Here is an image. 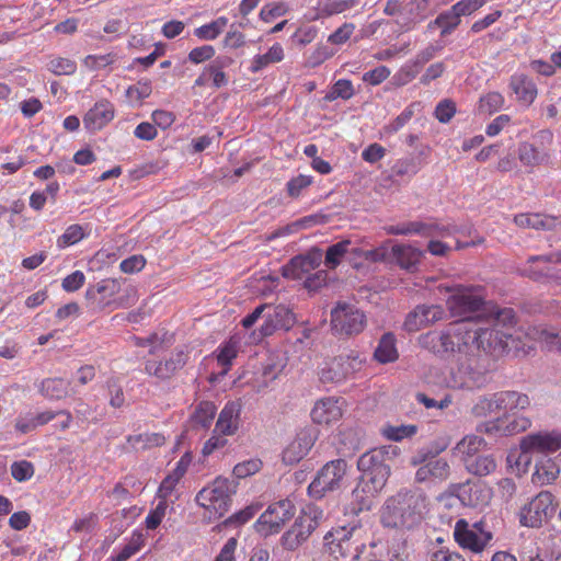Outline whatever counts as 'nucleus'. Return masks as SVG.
<instances>
[{"label": "nucleus", "instance_id": "dca6fc26", "mask_svg": "<svg viewBox=\"0 0 561 561\" xmlns=\"http://www.w3.org/2000/svg\"><path fill=\"white\" fill-rule=\"evenodd\" d=\"M535 139L540 146L550 145L553 140V135L550 130L543 129L536 134ZM518 158L520 162L527 167L548 164L551 160L550 153L543 147H538L530 142L520 144Z\"/></svg>", "mask_w": 561, "mask_h": 561}, {"label": "nucleus", "instance_id": "a18cd8bd", "mask_svg": "<svg viewBox=\"0 0 561 561\" xmlns=\"http://www.w3.org/2000/svg\"><path fill=\"white\" fill-rule=\"evenodd\" d=\"M465 465L468 471L476 476H488L496 468V462L491 455L466 459Z\"/></svg>", "mask_w": 561, "mask_h": 561}, {"label": "nucleus", "instance_id": "c756f323", "mask_svg": "<svg viewBox=\"0 0 561 561\" xmlns=\"http://www.w3.org/2000/svg\"><path fill=\"white\" fill-rule=\"evenodd\" d=\"M356 529L355 526L347 530L345 527L335 529L329 533L325 537V546L329 552L334 556L335 559L345 558L348 554V540L352 533Z\"/></svg>", "mask_w": 561, "mask_h": 561}, {"label": "nucleus", "instance_id": "603ef678", "mask_svg": "<svg viewBox=\"0 0 561 561\" xmlns=\"http://www.w3.org/2000/svg\"><path fill=\"white\" fill-rule=\"evenodd\" d=\"M460 23V16L451 7L450 10L440 13L433 22L430 23V27L433 25L442 27V35L449 34Z\"/></svg>", "mask_w": 561, "mask_h": 561}, {"label": "nucleus", "instance_id": "864d4df0", "mask_svg": "<svg viewBox=\"0 0 561 561\" xmlns=\"http://www.w3.org/2000/svg\"><path fill=\"white\" fill-rule=\"evenodd\" d=\"M474 244H476L474 241L462 243L457 238H454V242L453 243L446 242V241H440V240H431L428 242L427 249H428L430 253L433 254V255L444 256L451 249H462V248H466L468 245H474Z\"/></svg>", "mask_w": 561, "mask_h": 561}, {"label": "nucleus", "instance_id": "f704fd0d", "mask_svg": "<svg viewBox=\"0 0 561 561\" xmlns=\"http://www.w3.org/2000/svg\"><path fill=\"white\" fill-rule=\"evenodd\" d=\"M232 62L233 59L229 56H218L207 67H205L208 79L211 80L213 85L216 89L228 84V77L224 70L230 67Z\"/></svg>", "mask_w": 561, "mask_h": 561}, {"label": "nucleus", "instance_id": "bb28decb", "mask_svg": "<svg viewBox=\"0 0 561 561\" xmlns=\"http://www.w3.org/2000/svg\"><path fill=\"white\" fill-rule=\"evenodd\" d=\"M423 252L411 244H393L391 247V262L401 268L413 272L421 262Z\"/></svg>", "mask_w": 561, "mask_h": 561}, {"label": "nucleus", "instance_id": "09e8293b", "mask_svg": "<svg viewBox=\"0 0 561 561\" xmlns=\"http://www.w3.org/2000/svg\"><path fill=\"white\" fill-rule=\"evenodd\" d=\"M228 24V19L225 16H220L215 21L204 24L197 28H195L194 34L199 39L204 41H213L217 38V36L224 31V28Z\"/></svg>", "mask_w": 561, "mask_h": 561}, {"label": "nucleus", "instance_id": "72a5a7b5", "mask_svg": "<svg viewBox=\"0 0 561 561\" xmlns=\"http://www.w3.org/2000/svg\"><path fill=\"white\" fill-rule=\"evenodd\" d=\"M187 470V463L181 459L176 467L170 472L161 482L158 495L161 500L165 501L173 496L176 485L181 481V479L184 477L185 472Z\"/></svg>", "mask_w": 561, "mask_h": 561}, {"label": "nucleus", "instance_id": "5701e85b", "mask_svg": "<svg viewBox=\"0 0 561 561\" xmlns=\"http://www.w3.org/2000/svg\"><path fill=\"white\" fill-rule=\"evenodd\" d=\"M385 485H377L371 480L360 476L356 488L352 492L354 512L368 511L374 504L375 497L381 492Z\"/></svg>", "mask_w": 561, "mask_h": 561}, {"label": "nucleus", "instance_id": "680f3d73", "mask_svg": "<svg viewBox=\"0 0 561 561\" xmlns=\"http://www.w3.org/2000/svg\"><path fill=\"white\" fill-rule=\"evenodd\" d=\"M420 72V68L411 60L403 65L393 76L394 83L399 87L410 83Z\"/></svg>", "mask_w": 561, "mask_h": 561}, {"label": "nucleus", "instance_id": "6e6552de", "mask_svg": "<svg viewBox=\"0 0 561 561\" xmlns=\"http://www.w3.org/2000/svg\"><path fill=\"white\" fill-rule=\"evenodd\" d=\"M331 327L337 335H356L366 327V316L353 304L337 302L331 310Z\"/></svg>", "mask_w": 561, "mask_h": 561}, {"label": "nucleus", "instance_id": "bf43d9fd", "mask_svg": "<svg viewBox=\"0 0 561 561\" xmlns=\"http://www.w3.org/2000/svg\"><path fill=\"white\" fill-rule=\"evenodd\" d=\"M288 12V5L285 2H271L263 5L260 11V19L265 23H271L274 19L285 15Z\"/></svg>", "mask_w": 561, "mask_h": 561}, {"label": "nucleus", "instance_id": "4d7b16f0", "mask_svg": "<svg viewBox=\"0 0 561 561\" xmlns=\"http://www.w3.org/2000/svg\"><path fill=\"white\" fill-rule=\"evenodd\" d=\"M47 69L57 76H69L76 71L77 65L71 59L54 57L48 61Z\"/></svg>", "mask_w": 561, "mask_h": 561}, {"label": "nucleus", "instance_id": "0e129e2a", "mask_svg": "<svg viewBox=\"0 0 561 561\" xmlns=\"http://www.w3.org/2000/svg\"><path fill=\"white\" fill-rule=\"evenodd\" d=\"M354 95V88L350 80L341 79L337 80L330 92L329 99L334 100L341 98L348 100Z\"/></svg>", "mask_w": 561, "mask_h": 561}, {"label": "nucleus", "instance_id": "052dcab7", "mask_svg": "<svg viewBox=\"0 0 561 561\" xmlns=\"http://www.w3.org/2000/svg\"><path fill=\"white\" fill-rule=\"evenodd\" d=\"M307 526L310 524L311 530L320 525V523L324 519V512L313 504H308L301 511V514L298 516Z\"/></svg>", "mask_w": 561, "mask_h": 561}, {"label": "nucleus", "instance_id": "0eeeda50", "mask_svg": "<svg viewBox=\"0 0 561 561\" xmlns=\"http://www.w3.org/2000/svg\"><path fill=\"white\" fill-rule=\"evenodd\" d=\"M365 360V356L355 351L336 356L323 364L319 371L320 380L323 383L342 382L358 373Z\"/></svg>", "mask_w": 561, "mask_h": 561}, {"label": "nucleus", "instance_id": "ddd939ff", "mask_svg": "<svg viewBox=\"0 0 561 561\" xmlns=\"http://www.w3.org/2000/svg\"><path fill=\"white\" fill-rule=\"evenodd\" d=\"M346 472V462L342 459L328 462L308 488L311 496L322 497L325 492L340 488Z\"/></svg>", "mask_w": 561, "mask_h": 561}, {"label": "nucleus", "instance_id": "69168bd1", "mask_svg": "<svg viewBox=\"0 0 561 561\" xmlns=\"http://www.w3.org/2000/svg\"><path fill=\"white\" fill-rule=\"evenodd\" d=\"M262 462L259 459H250L234 466L233 474L238 479H244L260 471Z\"/></svg>", "mask_w": 561, "mask_h": 561}, {"label": "nucleus", "instance_id": "3c124183", "mask_svg": "<svg viewBox=\"0 0 561 561\" xmlns=\"http://www.w3.org/2000/svg\"><path fill=\"white\" fill-rule=\"evenodd\" d=\"M238 348L239 343L234 339H230L218 348L216 356L218 364L224 367V374L228 371L233 358L237 356Z\"/></svg>", "mask_w": 561, "mask_h": 561}, {"label": "nucleus", "instance_id": "cd10ccee", "mask_svg": "<svg viewBox=\"0 0 561 561\" xmlns=\"http://www.w3.org/2000/svg\"><path fill=\"white\" fill-rule=\"evenodd\" d=\"M241 404L237 401L226 403L219 413L215 432L221 435H233L239 426Z\"/></svg>", "mask_w": 561, "mask_h": 561}, {"label": "nucleus", "instance_id": "f8f14e48", "mask_svg": "<svg viewBox=\"0 0 561 561\" xmlns=\"http://www.w3.org/2000/svg\"><path fill=\"white\" fill-rule=\"evenodd\" d=\"M295 514V505L289 499L271 504L255 523L257 533L268 536L278 533L280 527Z\"/></svg>", "mask_w": 561, "mask_h": 561}, {"label": "nucleus", "instance_id": "4c0bfd02", "mask_svg": "<svg viewBox=\"0 0 561 561\" xmlns=\"http://www.w3.org/2000/svg\"><path fill=\"white\" fill-rule=\"evenodd\" d=\"M559 473L560 468L558 465L551 459H546L536 466L531 481L537 485H546L554 481Z\"/></svg>", "mask_w": 561, "mask_h": 561}, {"label": "nucleus", "instance_id": "9d476101", "mask_svg": "<svg viewBox=\"0 0 561 561\" xmlns=\"http://www.w3.org/2000/svg\"><path fill=\"white\" fill-rule=\"evenodd\" d=\"M410 463L420 466L415 472V481L419 483H442L450 476V466L444 458L428 457V453L421 450L414 455Z\"/></svg>", "mask_w": 561, "mask_h": 561}, {"label": "nucleus", "instance_id": "4be33fe9", "mask_svg": "<svg viewBox=\"0 0 561 561\" xmlns=\"http://www.w3.org/2000/svg\"><path fill=\"white\" fill-rule=\"evenodd\" d=\"M316 442V435L310 430L300 431L283 451L285 463L294 465L308 455Z\"/></svg>", "mask_w": 561, "mask_h": 561}, {"label": "nucleus", "instance_id": "6ab92c4d", "mask_svg": "<svg viewBox=\"0 0 561 561\" xmlns=\"http://www.w3.org/2000/svg\"><path fill=\"white\" fill-rule=\"evenodd\" d=\"M122 291V280L106 278L87 290V297L100 308L113 306L117 308V295Z\"/></svg>", "mask_w": 561, "mask_h": 561}, {"label": "nucleus", "instance_id": "a19ab883", "mask_svg": "<svg viewBox=\"0 0 561 561\" xmlns=\"http://www.w3.org/2000/svg\"><path fill=\"white\" fill-rule=\"evenodd\" d=\"M284 58V49L280 44H274L266 54L256 55L251 62L250 70L259 72L270 64L282 61Z\"/></svg>", "mask_w": 561, "mask_h": 561}, {"label": "nucleus", "instance_id": "338daca9", "mask_svg": "<svg viewBox=\"0 0 561 561\" xmlns=\"http://www.w3.org/2000/svg\"><path fill=\"white\" fill-rule=\"evenodd\" d=\"M98 515L94 513H89L88 515L78 518L73 525L72 530L76 533H82V534H91L94 531L98 525Z\"/></svg>", "mask_w": 561, "mask_h": 561}, {"label": "nucleus", "instance_id": "b1692460", "mask_svg": "<svg viewBox=\"0 0 561 561\" xmlns=\"http://www.w3.org/2000/svg\"><path fill=\"white\" fill-rule=\"evenodd\" d=\"M114 105L107 100H101L85 113L83 125L89 131L100 130L114 118Z\"/></svg>", "mask_w": 561, "mask_h": 561}, {"label": "nucleus", "instance_id": "ea45409f", "mask_svg": "<svg viewBox=\"0 0 561 561\" xmlns=\"http://www.w3.org/2000/svg\"><path fill=\"white\" fill-rule=\"evenodd\" d=\"M375 358L382 364L394 362L398 358L396 339L391 333L382 335L375 351Z\"/></svg>", "mask_w": 561, "mask_h": 561}, {"label": "nucleus", "instance_id": "c03bdc74", "mask_svg": "<svg viewBox=\"0 0 561 561\" xmlns=\"http://www.w3.org/2000/svg\"><path fill=\"white\" fill-rule=\"evenodd\" d=\"M485 442L482 437L477 435L465 436L455 447V450L461 455V460L466 463V459H472L474 454L478 453Z\"/></svg>", "mask_w": 561, "mask_h": 561}, {"label": "nucleus", "instance_id": "8fccbe9b", "mask_svg": "<svg viewBox=\"0 0 561 561\" xmlns=\"http://www.w3.org/2000/svg\"><path fill=\"white\" fill-rule=\"evenodd\" d=\"M144 542V535L134 533L128 542L113 557V561H127L141 549Z\"/></svg>", "mask_w": 561, "mask_h": 561}, {"label": "nucleus", "instance_id": "a878e982", "mask_svg": "<svg viewBox=\"0 0 561 561\" xmlns=\"http://www.w3.org/2000/svg\"><path fill=\"white\" fill-rule=\"evenodd\" d=\"M310 415L314 423L329 425L340 420L342 416V408L337 399L323 398L314 403Z\"/></svg>", "mask_w": 561, "mask_h": 561}, {"label": "nucleus", "instance_id": "9b49d317", "mask_svg": "<svg viewBox=\"0 0 561 561\" xmlns=\"http://www.w3.org/2000/svg\"><path fill=\"white\" fill-rule=\"evenodd\" d=\"M554 510L553 495L542 491L520 510L519 522L523 526L538 528L553 516Z\"/></svg>", "mask_w": 561, "mask_h": 561}, {"label": "nucleus", "instance_id": "4468645a", "mask_svg": "<svg viewBox=\"0 0 561 561\" xmlns=\"http://www.w3.org/2000/svg\"><path fill=\"white\" fill-rule=\"evenodd\" d=\"M519 460L528 463L531 454L553 453L561 448V433L538 432L524 436L520 440Z\"/></svg>", "mask_w": 561, "mask_h": 561}, {"label": "nucleus", "instance_id": "412c9836", "mask_svg": "<svg viewBox=\"0 0 561 561\" xmlns=\"http://www.w3.org/2000/svg\"><path fill=\"white\" fill-rule=\"evenodd\" d=\"M187 358V353L180 350L172 353L164 362H147L145 369L147 374L159 379H168L185 366Z\"/></svg>", "mask_w": 561, "mask_h": 561}, {"label": "nucleus", "instance_id": "c9c22d12", "mask_svg": "<svg viewBox=\"0 0 561 561\" xmlns=\"http://www.w3.org/2000/svg\"><path fill=\"white\" fill-rule=\"evenodd\" d=\"M358 4V0H318L317 13L313 19H325L343 13Z\"/></svg>", "mask_w": 561, "mask_h": 561}, {"label": "nucleus", "instance_id": "20e7f679", "mask_svg": "<svg viewBox=\"0 0 561 561\" xmlns=\"http://www.w3.org/2000/svg\"><path fill=\"white\" fill-rule=\"evenodd\" d=\"M427 506V496L421 489L400 490L385 502L381 523L389 528L411 529L422 522Z\"/></svg>", "mask_w": 561, "mask_h": 561}, {"label": "nucleus", "instance_id": "f03ea898", "mask_svg": "<svg viewBox=\"0 0 561 561\" xmlns=\"http://www.w3.org/2000/svg\"><path fill=\"white\" fill-rule=\"evenodd\" d=\"M531 404L530 398L515 390H503L479 397L471 412L474 416L484 417L502 412V416L483 422L477 431L484 434L514 435L530 427V420L519 413Z\"/></svg>", "mask_w": 561, "mask_h": 561}, {"label": "nucleus", "instance_id": "a211bd4d", "mask_svg": "<svg viewBox=\"0 0 561 561\" xmlns=\"http://www.w3.org/2000/svg\"><path fill=\"white\" fill-rule=\"evenodd\" d=\"M322 262V253L314 249L304 255H297L283 266L282 274L286 278L299 279L316 270Z\"/></svg>", "mask_w": 561, "mask_h": 561}, {"label": "nucleus", "instance_id": "49530a36", "mask_svg": "<svg viewBox=\"0 0 561 561\" xmlns=\"http://www.w3.org/2000/svg\"><path fill=\"white\" fill-rule=\"evenodd\" d=\"M42 392L50 399H61L70 393L69 382L61 378H49L42 382Z\"/></svg>", "mask_w": 561, "mask_h": 561}, {"label": "nucleus", "instance_id": "473e14b6", "mask_svg": "<svg viewBox=\"0 0 561 561\" xmlns=\"http://www.w3.org/2000/svg\"><path fill=\"white\" fill-rule=\"evenodd\" d=\"M519 102L530 105L537 96L536 84L524 75H515L510 83Z\"/></svg>", "mask_w": 561, "mask_h": 561}, {"label": "nucleus", "instance_id": "2eb2a0df", "mask_svg": "<svg viewBox=\"0 0 561 561\" xmlns=\"http://www.w3.org/2000/svg\"><path fill=\"white\" fill-rule=\"evenodd\" d=\"M265 311L263 314V324L260 328V334L256 337L254 335V341H260L265 336L272 335L276 330L290 329L295 323V317L293 311L286 307L285 305H264Z\"/></svg>", "mask_w": 561, "mask_h": 561}, {"label": "nucleus", "instance_id": "393cba45", "mask_svg": "<svg viewBox=\"0 0 561 561\" xmlns=\"http://www.w3.org/2000/svg\"><path fill=\"white\" fill-rule=\"evenodd\" d=\"M540 263H561V250L552 252L547 255H537L529 257L527 261V265L520 272L523 275H526L535 280H539L543 277H550L561 280V276L558 274H553L550 267L547 266L539 268L537 266H534Z\"/></svg>", "mask_w": 561, "mask_h": 561}, {"label": "nucleus", "instance_id": "37998d69", "mask_svg": "<svg viewBox=\"0 0 561 561\" xmlns=\"http://www.w3.org/2000/svg\"><path fill=\"white\" fill-rule=\"evenodd\" d=\"M391 241L382 243L380 247L371 250H362L357 247L353 248L354 255L363 257L369 262H391Z\"/></svg>", "mask_w": 561, "mask_h": 561}, {"label": "nucleus", "instance_id": "774afa93", "mask_svg": "<svg viewBox=\"0 0 561 561\" xmlns=\"http://www.w3.org/2000/svg\"><path fill=\"white\" fill-rule=\"evenodd\" d=\"M428 561H466L465 558L456 551L448 548H439L430 553Z\"/></svg>", "mask_w": 561, "mask_h": 561}, {"label": "nucleus", "instance_id": "423d86ee", "mask_svg": "<svg viewBox=\"0 0 561 561\" xmlns=\"http://www.w3.org/2000/svg\"><path fill=\"white\" fill-rule=\"evenodd\" d=\"M400 449L394 445L381 446L363 454L357 468L362 476L377 485H386L390 477L391 462L399 456Z\"/></svg>", "mask_w": 561, "mask_h": 561}, {"label": "nucleus", "instance_id": "1a4fd4ad", "mask_svg": "<svg viewBox=\"0 0 561 561\" xmlns=\"http://www.w3.org/2000/svg\"><path fill=\"white\" fill-rule=\"evenodd\" d=\"M454 539L461 548L480 552L492 539V534L482 520L469 523L460 518L454 527Z\"/></svg>", "mask_w": 561, "mask_h": 561}, {"label": "nucleus", "instance_id": "de8ad7c7", "mask_svg": "<svg viewBox=\"0 0 561 561\" xmlns=\"http://www.w3.org/2000/svg\"><path fill=\"white\" fill-rule=\"evenodd\" d=\"M89 236L87 227L75 224L69 226L57 239V245L61 249L73 245Z\"/></svg>", "mask_w": 561, "mask_h": 561}, {"label": "nucleus", "instance_id": "39448f33", "mask_svg": "<svg viewBox=\"0 0 561 561\" xmlns=\"http://www.w3.org/2000/svg\"><path fill=\"white\" fill-rule=\"evenodd\" d=\"M232 493L230 481L218 477L196 494L195 502L205 510V518L216 520L229 511Z\"/></svg>", "mask_w": 561, "mask_h": 561}, {"label": "nucleus", "instance_id": "7c9ffc66", "mask_svg": "<svg viewBox=\"0 0 561 561\" xmlns=\"http://www.w3.org/2000/svg\"><path fill=\"white\" fill-rule=\"evenodd\" d=\"M448 387L454 389H474L482 385L481 376L472 371L468 366H461L451 370L447 381Z\"/></svg>", "mask_w": 561, "mask_h": 561}, {"label": "nucleus", "instance_id": "c85d7f7f", "mask_svg": "<svg viewBox=\"0 0 561 561\" xmlns=\"http://www.w3.org/2000/svg\"><path fill=\"white\" fill-rule=\"evenodd\" d=\"M312 533L310 524L307 526L297 517L293 526L282 536L280 543L284 549L294 551L306 542Z\"/></svg>", "mask_w": 561, "mask_h": 561}, {"label": "nucleus", "instance_id": "6e6d98bb", "mask_svg": "<svg viewBox=\"0 0 561 561\" xmlns=\"http://www.w3.org/2000/svg\"><path fill=\"white\" fill-rule=\"evenodd\" d=\"M416 431L417 428L415 425H387L381 428L382 435L386 438L394 442H399L403 438L411 437L416 433Z\"/></svg>", "mask_w": 561, "mask_h": 561}, {"label": "nucleus", "instance_id": "f257e3e1", "mask_svg": "<svg viewBox=\"0 0 561 561\" xmlns=\"http://www.w3.org/2000/svg\"><path fill=\"white\" fill-rule=\"evenodd\" d=\"M493 332L489 328L479 325V321L472 319L458 320L442 333L430 332L421 336L422 346L435 354L459 352L473 355L477 351L503 353L511 350L513 335L503 334L502 337L492 339Z\"/></svg>", "mask_w": 561, "mask_h": 561}, {"label": "nucleus", "instance_id": "aec40b11", "mask_svg": "<svg viewBox=\"0 0 561 561\" xmlns=\"http://www.w3.org/2000/svg\"><path fill=\"white\" fill-rule=\"evenodd\" d=\"M444 313V309L437 305L417 306L407 316L403 328L408 332H416L443 319Z\"/></svg>", "mask_w": 561, "mask_h": 561}, {"label": "nucleus", "instance_id": "e2e57ef3", "mask_svg": "<svg viewBox=\"0 0 561 561\" xmlns=\"http://www.w3.org/2000/svg\"><path fill=\"white\" fill-rule=\"evenodd\" d=\"M456 114V104L449 99H445L440 101L434 111V116L437 118L439 123L446 124L450 122V119Z\"/></svg>", "mask_w": 561, "mask_h": 561}, {"label": "nucleus", "instance_id": "79ce46f5", "mask_svg": "<svg viewBox=\"0 0 561 561\" xmlns=\"http://www.w3.org/2000/svg\"><path fill=\"white\" fill-rule=\"evenodd\" d=\"M350 240H343L328 248L324 264L328 268H335L342 261V259L347 254H354L353 248H351Z\"/></svg>", "mask_w": 561, "mask_h": 561}, {"label": "nucleus", "instance_id": "5fc2aeb1", "mask_svg": "<svg viewBox=\"0 0 561 561\" xmlns=\"http://www.w3.org/2000/svg\"><path fill=\"white\" fill-rule=\"evenodd\" d=\"M504 98L499 92H489L480 98L478 110L483 114H492L502 108Z\"/></svg>", "mask_w": 561, "mask_h": 561}, {"label": "nucleus", "instance_id": "e433bc0d", "mask_svg": "<svg viewBox=\"0 0 561 561\" xmlns=\"http://www.w3.org/2000/svg\"><path fill=\"white\" fill-rule=\"evenodd\" d=\"M216 405L209 401L201 402L194 413L191 415V424L194 428L206 430L208 428L216 415Z\"/></svg>", "mask_w": 561, "mask_h": 561}, {"label": "nucleus", "instance_id": "58836bf2", "mask_svg": "<svg viewBox=\"0 0 561 561\" xmlns=\"http://www.w3.org/2000/svg\"><path fill=\"white\" fill-rule=\"evenodd\" d=\"M514 222L522 228L551 229L556 225V218L540 214H519L514 217Z\"/></svg>", "mask_w": 561, "mask_h": 561}, {"label": "nucleus", "instance_id": "13d9d810", "mask_svg": "<svg viewBox=\"0 0 561 561\" xmlns=\"http://www.w3.org/2000/svg\"><path fill=\"white\" fill-rule=\"evenodd\" d=\"M116 59L117 56L114 53L103 55H89L83 59V66L89 70H100L114 64Z\"/></svg>", "mask_w": 561, "mask_h": 561}, {"label": "nucleus", "instance_id": "2f4dec72", "mask_svg": "<svg viewBox=\"0 0 561 561\" xmlns=\"http://www.w3.org/2000/svg\"><path fill=\"white\" fill-rule=\"evenodd\" d=\"M526 337L531 341L543 344L549 350H556L561 353V335L554 330L545 327H529L525 332H522Z\"/></svg>", "mask_w": 561, "mask_h": 561}, {"label": "nucleus", "instance_id": "7ed1b4c3", "mask_svg": "<svg viewBox=\"0 0 561 561\" xmlns=\"http://www.w3.org/2000/svg\"><path fill=\"white\" fill-rule=\"evenodd\" d=\"M439 290L449 294L447 306L454 316L479 321V325L489 328L493 332V340L496 336L502 337L505 333L512 334L511 348H517V345H514V343L520 339V333L512 331V325L515 322V314L512 309H499L493 306L486 307L480 294L473 288L461 285L455 287L440 286Z\"/></svg>", "mask_w": 561, "mask_h": 561}, {"label": "nucleus", "instance_id": "f3484780", "mask_svg": "<svg viewBox=\"0 0 561 561\" xmlns=\"http://www.w3.org/2000/svg\"><path fill=\"white\" fill-rule=\"evenodd\" d=\"M453 492H456L460 506L482 507L491 499L490 490L480 483L466 482L453 484Z\"/></svg>", "mask_w": 561, "mask_h": 561}]
</instances>
